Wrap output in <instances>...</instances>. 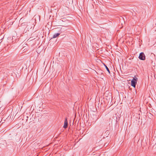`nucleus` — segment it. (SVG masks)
Here are the masks:
<instances>
[{"mask_svg":"<svg viewBox=\"0 0 156 156\" xmlns=\"http://www.w3.org/2000/svg\"><path fill=\"white\" fill-rule=\"evenodd\" d=\"M137 81V78H133L131 81V85L134 88L135 87L136 85Z\"/></svg>","mask_w":156,"mask_h":156,"instance_id":"1","label":"nucleus"},{"mask_svg":"<svg viewBox=\"0 0 156 156\" xmlns=\"http://www.w3.org/2000/svg\"><path fill=\"white\" fill-rule=\"evenodd\" d=\"M145 55L143 52L140 53L139 56V58L141 60H144L145 59Z\"/></svg>","mask_w":156,"mask_h":156,"instance_id":"2","label":"nucleus"},{"mask_svg":"<svg viewBox=\"0 0 156 156\" xmlns=\"http://www.w3.org/2000/svg\"><path fill=\"white\" fill-rule=\"evenodd\" d=\"M68 127V122H67V120L66 118L65 120L64 121V126H63V127L65 128L66 129Z\"/></svg>","mask_w":156,"mask_h":156,"instance_id":"3","label":"nucleus"},{"mask_svg":"<svg viewBox=\"0 0 156 156\" xmlns=\"http://www.w3.org/2000/svg\"><path fill=\"white\" fill-rule=\"evenodd\" d=\"M59 35L60 34L58 33L55 34L53 36V38H55L58 37Z\"/></svg>","mask_w":156,"mask_h":156,"instance_id":"4","label":"nucleus"},{"mask_svg":"<svg viewBox=\"0 0 156 156\" xmlns=\"http://www.w3.org/2000/svg\"><path fill=\"white\" fill-rule=\"evenodd\" d=\"M105 68H106L107 71L108 72V73H110V71H109L108 68V67L106 65H105Z\"/></svg>","mask_w":156,"mask_h":156,"instance_id":"5","label":"nucleus"}]
</instances>
